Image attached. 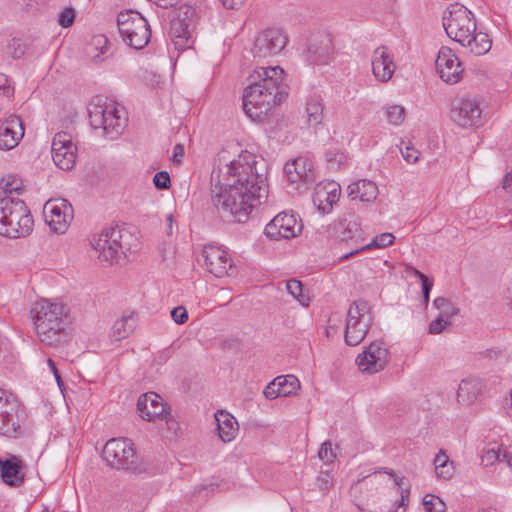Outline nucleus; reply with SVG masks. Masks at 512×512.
Masks as SVG:
<instances>
[{
	"label": "nucleus",
	"instance_id": "nucleus-63",
	"mask_svg": "<svg viewBox=\"0 0 512 512\" xmlns=\"http://www.w3.org/2000/svg\"><path fill=\"white\" fill-rule=\"evenodd\" d=\"M180 0H156L155 3L161 8H169L178 4Z\"/></svg>",
	"mask_w": 512,
	"mask_h": 512
},
{
	"label": "nucleus",
	"instance_id": "nucleus-40",
	"mask_svg": "<svg viewBox=\"0 0 512 512\" xmlns=\"http://www.w3.org/2000/svg\"><path fill=\"white\" fill-rule=\"evenodd\" d=\"M75 16V10L67 7L59 14L58 23L63 28H68L74 23Z\"/></svg>",
	"mask_w": 512,
	"mask_h": 512
},
{
	"label": "nucleus",
	"instance_id": "nucleus-49",
	"mask_svg": "<svg viewBox=\"0 0 512 512\" xmlns=\"http://www.w3.org/2000/svg\"><path fill=\"white\" fill-rule=\"evenodd\" d=\"M0 91L3 95L10 98L14 94V88L10 84V80L5 74H0Z\"/></svg>",
	"mask_w": 512,
	"mask_h": 512
},
{
	"label": "nucleus",
	"instance_id": "nucleus-45",
	"mask_svg": "<svg viewBox=\"0 0 512 512\" xmlns=\"http://www.w3.org/2000/svg\"><path fill=\"white\" fill-rule=\"evenodd\" d=\"M402 157L405 161L408 163L414 164L419 160L420 152L412 147V146H405V148H400Z\"/></svg>",
	"mask_w": 512,
	"mask_h": 512
},
{
	"label": "nucleus",
	"instance_id": "nucleus-27",
	"mask_svg": "<svg viewBox=\"0 0 512 512\" xmlns=\"http://www.w3.org/2000/svg\"><path fill=\"white\" fill-rule=\"evenodd\" d=\"M378 188L370 180H359L348 186V196L351 200L359 199L362 202H372L377 198Z\"/></svg>",
	"mask_w": 512,
	"mask_h": 512
},
{
	"label": "nucleus",
	"instance_id": "nucleus-20",
	"mask_svg": "<svg viewBox=\"0 0 512 512\" xmlns=\"http://www.w3.org/2000/svg\"><path fill=\"white\" fill-rule=\"evenodd\" d=\"M435 66L439 77L444 82L455 84L461 79L463 69L452 49L441 47L435 61Z\"/></svg>",
	"mask_w": 512,
	"mask_h": 512
},
{
	"label": "nucleus",
	"instance_id": "nucleus-30",
	"mask_svg": "<svg viewBox=\"0 0 512 512\" xmlns=\"http://www.w3.org/2000/svg\"><path fill=\"white\" fill-rule=\"evenodd\" d=\"M136 325L137 318L134 312L123 315L120 319L116 320L112 326L111 337L115 341L125 339L134 332Z\"/></svg>",
	"mask_w": 512,
	"mask_h": 512
},
{
	"label": "nucleus",
	"instance_id": "nucleus-36",
	"mask_svg": "<svg viewBox=\"0 0 512 512\" xmlns=\"http://www.w3.org/2000/svg\"><path fill=\"white\" fill-rule=\"evenodd\" d=\"M434 307L440 311V315L445 318L451 319L459 313V308L452 304V302L445 297H437L433 301Z\"/></svg>",
	"mask_w": 512,
	"mask_h": 512
},
{
	"label": "nucleus",
	"instance_id": "nucleus-12",
	"mask_svg": "<svg viewBox=\"0 0 512 512\" xmlns=\"http://www.w3.org/2000/svg\"><path fill=\"white\" fill-rule=\"evenodd\" d=\"M19 402L11 394L0 389V433L16 437L20 430Z\"/></svg>",
	"mask_w": 512,
	"mask_h": 512
},
{
	"label": "nucleus",
	"instance_id": "nucleus-6",
	"mask_svg": "<svg viewBox=\"0 0 512 512\" xmlns=\"http://www.w3.org/2000/svg\"><path fill=\"white\" fill-rule=\"evenodd\" d=\"M89 122L94 130H102L109 139L117 138L126 126L127 119L113 102L91 104L88 109Z\"/></svg>",
	"mask_w": 512,
	"mask_h": 512
},
{
	"label": "nucleus",
	"instance_id": "nucleus-5",
	"mask_svg": "<svg viewBox=\"0 0 512 512\" xmlns=\"http://www.w3.org/2000/svg\"><path fill=\"white\" fill-rule=\"evenodd\" d=\"M103 460L111 467L131 471L135 474L147 472V465L136 455L133 443L125 438L108 440L102 451Z\"/></svg>",
	"mask_w": 512,
	"mask_h": 512
},
{
	"label": "nucleus",
	"instance_id": "nucleus-7",
	"mask_svg": "<svg viewBox=\"0 0 512 512\" xmlns=\"http://www.w3.org/2000/svg\"><path fill=\"white\" fill-rule=\"evenodd\" d=\"M117 26L123 41L134 49H143L149 42L151 30L147 20L133 10L119 13Z\"/></svg>",
	"mask_w": 512,
	"mask_h": 512
},
{
	"label": "nucleus",
	"instance_id": "nucleus-37",
	"mask_svg": "<svg viewBox=\"0 0 512 512\" xmlns=\"http://www.w3.org/2000/svg\"><path fill=\"white\" fill-rule=\"evenodd\" d=\"M286 289L302 305H308L309 298L303 293V285L299 280L291 279L287 281Z\"/></svg>",
	"mask_w": 512,
	"mask_h": 512
},
{
	"label": "nucleus",
	"instance_id": "nucleus-11",
	"mask_svg": "<svg viewBox=\"0 0 512 512\" xmlns=\"http://www.w3.org/2000/svg\"><path fill=\"white\" fill-rule=\"evenodd\" d=\"M288 42V36L279 28L262 31L255 39L252 48L254 57L265 58L280 53Z\"/></svg>",
	"mask_w": 512,
	"mask_h": 512
},
{
	"label": "nucleus",
	"instance_id": "nucleus-14",
	"mask_svg": "<svg viewBox=\"0 0 512 512\" xmlns=\"http://www.w3.org/2000/svg\"><path fill=\"white\" fill-rule=\"evenodd\" d=\"M52 159L61 170H71L76 163L77 147L72 136L64 131L55 134L51 146Z\"/></svg>",
	"mask_w": 512,
	"mask_h": 512
},
{
	"label": "nucleus",
	"instance_id": "nucleus-59",
	"mask_svg": "<svg viewBox=\"0 0 512 512\" xmlns=\"http://www.w3.org/2000/svg\"><path fill=\"white\" fill-rule=\"evenodd\" d=\"M94 44L96 47L100 46L101 47V54H105L108 47H107V44H108V40L106 37L104 36H98L96 38H94Z\"/></svg>",
	"mask_w": 512,
	"mask_h": 512
},
{
	"label": "nucleus",
	"instance_id": "nucleus-34",
	"mask_svg": "<svg viewBox=\"0 0 512 512\" xmlns=\"http://www.w3.org/2000/svg\"><path fill=\"white\" fill-rule=\"evenodd\" d=\"M4 137L13 138L17 144L24 136V126L20 117L11 116L6 120L3 129Z\"/></svg>",
	"mask_w": 512,
	"mask_h": 512
},
{
	"label": "nucleus",
	"instance_id": "nucleus-46",
	"mask_svg": "<svg viewBox=\"0 0 512 512\" xmlns=\"http://www.w3.org/2000/svg\"><path fill=\"white\" fill-rule=\"evenodd\" d=\"M279 383V381L274 379L265 387L263 394L267 399L272 400L276 399L277 397H282L278 388V386H280Z\"/></svg>",
	"mask_w": 512,
	"mask_h": 512
},
{
	"label": "nucleus",
	"instance_id": "nucleus-47",
	"mask_svg": "<svg viewBox=\"0 0 512 512\" xmlns=\"http://www.w3.org/2000/svg\"><path fill=\"white\" fill-rule=\"evenodd\" d=\"M195 15L196 11L194 8L184 5L179 8L178 18L176 20H183L187 23H193V18Z\"/></svg>",
	"mask_w": 512,
	"mask_h": 512
},
{
	"label": "nucleus",
	"instance_id": "nucleus-31",
	"mask_svg": "<svg viewBox=\"0 0 512 512\" xmlns=\"http://www.w3.org/2000/svg\"><path fill=\"white\" fill-rule=\"evenodd\" d=\"M492 41L488 34L483 32H474L469 38H467L464 47H467L469 51L476 55L481 56L489 52L491 49Z\"/></svg>",
	"mask_w": 512,
	"mask_h": 512
},
{
	"label": "nucleus",
	"instance_id": "nucleus-33",
	"mask_svg": "<svg viewBox=\"0 0 512 512\" xmlns=\"http://www.w3.org/2000/svg\"><path fill=\"white\" fill-rule=\"evenodd\" d=\"M307 123L311 127L320 125L324 118V105L319 97H312L306 103Z\"/></svg>",
	"mask_w": 512,
	"mask_h": 512
},
{
	"label": "nucleus",
	"instance_id": "nucleus-43",
	"mask_svg": "<svg viewBox=\"0 0 512 512\" xmlns=\"http://www.w3.org/2000/svg\"><path fill=\"white\" fill-rule=\"evenodd\" d=\"M450 324V319L439 316L437 319L433 320L429 325V333L430 334H439L441 333L448 325Z\"/></svg>",
	"mask_w": 512,
	"mask_h": 512
},
{
	"label": "nucleus",
	"instance_id": "nucleus-1",
	"mask_svg": "<svg viewBox=\"0 0 512 512\" xmlns=\"http://www.w3.org/2000/svg\"><path fill=\"white\" fill-rule=\"evenodd\" d=\"M256 165L255 156L245 152L213 170L212 202L222 217L245 223L252 209L267 199L266 178Z\"/></svg>",
	"mask_w": 512,
	"mask_h": 512
},
{
	"label": "nucleus",
	"instance_id": "nucleus-26",
	"mask_svg": "<svg viewBox=\"0 0 512 512\" xmlns=\"http://www.w3.org/2000/svg\"><path fill=\"white\" fill-rule=\"evenodd\" d=\"M215 420L220 439L225 443L232 441L239 430L235 417L226 411H218L215 414Z\"/></svg>",
	"mask_w": 512,
	"mask_h": 512
},
{
	"label": "nucleus",
	"instance_id": "nucleus-24",
	"mask_svg": "<svg viewBox=\"0 0 512 512\" xmlns=\"http://www.w3.org/2000/svg\"><path fill=\"white\" fill-rule=\"evenodd\" d=\"M395 68L393 56L388 48L386 46L377 47L372 56V71L375 78L381 82H387L392 78Z\"/></svg>",
	"mask_w": 512,
	"mask_h": 512
},
{
	"label": "nucleus",
	"instance_id": "nucleus-55",
	"mask_svg": "<svg viewBox=\"0 0 512 512\" xmlns=\"http://www.w3.org/2000/svg\"><path fill=\"white\" fill-rule=\"evenodd\" d=\"M451 462L449 461V458L448 456L443 452V451H440L435 459H434V464H435V470L438 469V468H441L443 467L444 465L446 464H450Z\"/></svg>",
	"mask_w": 512,
	"mask_h": 512
},
{
	"label": "nucleus",
	"instance_id": "nucleus-62",
	"mask_svg": "<svg viewBox=\"0 0 512 512\" xmlns=\"http://www.w3.org/2000/svg\"><path fill=\"white\" fill-rule=\"evenodd\" d=\"M499 462H505L509 467H512V453L503 449Z\"/></svg>",
	"mask_w": 512,
	"mask_h": 512
},
{
	"label": "nucleus",
	"instance_id": "nucleus-61",
	"mask_svg": "<svg viewBox=\"0 0 512 512\" xmlns=\"http://www.w3.org/2000/svg\"><path fill=\"white\" fill-rule=\"evenodd\" d=\"M422 285V294H430L432 287H433V280L429 277L427 279H424L421 281Z\"/></svg>",
	"mask_w": 512,
	"mask_h": 512
},
{
	"label": "nucleus",
	"instance_id": "nucleus-18",
	"mask_svg": "<svg viewBox=\"0 0 512 512\" xmlns=\"http://www.w3.org/2000/svg\"><path fill=\"white\" fill-rule=\"evenodd\" d=\"M202 257L207 270L215 277L232 276L236 272L229 254L215 245H205Z\"/></svg>",
	"mask_w": 512,
	"mask_h": 512
},
{
	"label": "nucleus",
	"instance_id": "nucleus-35",
	"mask_svg": "<svg viewBox=\"0 0 512 512\" xmlns=\"http://www.w3.org/2000/svg\"><path fill=\"white\" fill-rule=\"evenodd\" d=\"M275 379L280 382L278 388L282 397L294 395L300 389V382L294 375L278 376Z\"/></svg>",
	"mask_w": 512,
	"mask_h": 512
},
{
	"label": "nucleus",
	"instance_id": "nucleus-32",
	"mask_svg": "<svg viewBox=\"0 0 512 512\" xmlns=\"http://www.w3.org/2000/svg\"><path fill=\"white\" fill-rule=\"evenodd\" d=\"M394 240H395V237L392 233H388V232L382 233L380 235L375 236L370 243L360 245L359 247H357L355 249H351L348 253L342 255L340 257V260H346L349 257L359 254L360 252L365 251V250L388 247L391 244H393Z\"/></svg>",
	"mask_w": 512,
	"mask_h": 512
},
{
	"label": "nucleus",
	"instance_id": "nucleus-4",
	"mask_svg": "<svg viewBox=\"0 0 512 512\" xmlns=\"http://www.w3.org/2000/svg\"><path fill=\"white\" fill-rule=\"evenodd\" d=\"M131 234L119 227L105 228L91 240L93 249L98 253V259L108 264L118 263L126 251L131 249L128 240Z\"/></svg>",
	"mask_w": 512,
	"mask_h": 512
},
{
	"label": "nucleus",
	"instance_id": "nucleus-53",
	"mask_svg": "<svg viewBox=\"0 0 512 512\" xmlns=\"http://www.w3.org/2000/svg\"><path fill=\"white\" fill-rule=\"evenodd\" d=\"M9 48L14 49V51L11 52V55L15 59L20 58L25 52L24 47L20 43V40L13 39L12 43L9 45Z\"/></svg>",
	"mask_w": 512,
	"mask_h": 512
},
{
	"label": "nucleus",
	"instance_id": "nucleus-28",
	"mask_svg": "<svg viewBox=\"0 0 512 512\" xmlns=\"http://www.w3.org/2000/svg\"><path fill=\"white\" fill-rule=\"evenodd\" d=\"M20 460L16 457L9 459L0 458V471L2 480L10 486H19L24 477L20 474Z\"/></svg>",
	"mask_w": 512,
	"mask_h": 512
},
{
	"label": "nucleus",
	"instance_id": "nucleus-16",
	"mask_svg": "<svg viewBox=\"0 0 512 512\" xmlns=\"http://www.w3.org/2000/svg\"><path fill=\"white\" fill-rule=\"evenodd\" d=\"M482 110L473 98H460L454 101L450 117L458 126L479 127L482 125Z\"/></svg>",
	"mask_w": 512,
	"mask_h": 512
},
{
	"label": "nucleus",
	"instance_id": "nucleus-21",
	"mask_svg": "<svg viewBox=\"0 0 512 512\" xmlns=\"http://www.w3.org/2000/svg\"><path fill=\"white\" fill-rule=\"evenodd\" d=\"M284 173L291 184H296L295 189L299 190V184H313L316 180V173L313 163L305 157H297L287 162Z\"/></svg>",
	"mask_w": 512,
	"mask_h": 512
},
{
	"label": "nucleus",
	"instance_id": "nucleus-10",
	"mask_svg": "<svg viewBox=\"0 0 512 512\" xmlns=\"http://www.w3.org/2000/svg\"><path fill=\"white\" fill-rule=\"evenodd\" d=\"M329 234L336 241L353 246L352 249L363 245L364 232L357 217L352 214L334 221L329 227Z\"/></svg>",
	"mask_w": 512,
	"mask_h": 512
},
{
	"label": "nucleus",
	"instance_id": "nucleus-19",
	"mask_svg": "<svg viewBox=\"0 0 512 512\" xmlns=\"http://www.w3.org/2000/svg\"><path fill=\"white\" fill-rule=\"evenodd\" d=\"M388 361V350L382 341L372 342L362 354L356 358V363L362 372L377 373L384 369Z\"/></svg>",
	"mask_w": 512,
	"mask_h": 512
},
{
	"label": "nucleus",
	"instance_id": "nucleus-51",
	"mask_svg": "<svg viewBox=\"0 0 512 512\" xmlns=\"http://www.w3.org/2000/svg\"><path fill=\"white\" fill-rule=\"evenodd\" d=\"M435 472H436V475L438 478L448 480V479L452 478V476L454 474L453 463L446 464L443 467L436 469Z\"/></svg>",
	"mask_w": 512,
	"mask_h": 512
},
{
	"label": "nucleus",
	"instance_id": "nucleus-8",
	"mask_svg": "<svg viewBox=\"0 0 512 512\" xmlns=\"http://www.w3.org/2000/svg\"><path fill=\"white\" fill-rule=\"evenodd\" d=\"M443 26L448 37L465 45L467 38L476 31V20L467 7L455 3L446 11Z\"/></svg>",
	"mask_w": 512,
	"mask_h": 512
},
{
	"label": "nucleus",
	"instance_id": "nucleus-13",
	"mask_svg": "<svg viewBox=\"0 0 512 512\" xmlns=\"http://www.w3.org/2000/svg\"><path fill=\"white\" fill-rule=\"evenodd\" d=\"M46 222L56 233H64L73 218L72 205L65 199H50L43 208Z\"/></svg>",
	"mask_w": 512,
	"mask_h": 512
},
{
	"label": "nucleus",
	"instance_id": "nucleus-50",
	"mask_svg": "<svg viewBox=\"0 0 512 512\" xmlns=\"http://www.w3.org/2000/svg\"><path fill=\"white\" fill-rule=\"evenodd\" d=\"M502 452H503V449H494V448H491V449H488L484 456H483V461H486L487 464H492L493 462L495 461H498L500 460L501 458V455H502Z\"/></svg>",
	"mask_w": 512,
	"mask_h": 512
},
{
	"label": "nucleus",
	"instance_id": "nucleus-3",
	"mask_svg": "<svg viewBox=\"0 0 512 512\" xmlns=\"http://www.w3.org/2000/svg\"><path fill=\"white\" fill-rule=\"evenodd\" d=\"M32 313L36 333L42 343L50 347L67 343L68 313L63 303L40 299L34 304Z\"/></svg>",
	"mask_w": 512,
	"mask_h": 512
},
{
	"label": "nucleus",
	"instance_id": "nucleus-52",
	"mask_svg": "<svg viewBox=\"0 0 512 512\" xmlns=\"http://www.w3.org/2000/svg\"><path fill=\"white\" fill-rule=\"evenodd\" d=\"M19 189V186L17 185L16 181H9L2 182V191L0 192L1 197L3 196H12L13 191H17Z\"/></svg>",
	"mask_w": 512,
	"mask_h": 512
},
{
	"label": "nucleus",
	"instance_id": "nucleus-38",
	"mask_svg": "<svg viewBox=\"0 0 512 512\" xmlns=\"http://www.w3.org/2000/svg\"><path fill=\"white\" fill-rule=\"evenodd\" d=\"M385 117L390 124L400 125L405 119V108L401 105H391L386 108Z\"/></svg>",
	"mask_w": 512,
	"mask_h": 512
},
{
	"label": "nucleus",
	"instance_id": "nucleus-39",
	"mask_svg": "<svg viewBox=\"0 0 512 512\" xmlns=\"http://www.w3.org/2000/svg\"><path fill=\"white\" fill-rule=\"evenodd\" d=\"M423 505L427 512H445L446 504L438 497L427 494L423 498Z\"/></svg>",
	"mask_w": 512,
	"mask_h": 512
},
{
	"label": "nucleus",
	"instance_id": "nucleus-2",
	"mask_svg": "<svg viewBox=\"0 0 512 512\" xmlns=\"http://www.w3.org/2000/svg\"><path fill=\"white\" fill-rule=\"evenodd\" d=\"M284 74V70L276 66L261 67L251 75V82L243 92V110L249 118L261 121L285 101L288 92L282 83Z\"/></svg>",
	"mask_w": 512,
	"mask_h": 512
},
{
	"label": "nucleus",
	"instance_id": "nucleus-48",
	"mask_svg": "<svg viewBox=\"0 0 512 512\" xmlns=\"http://www.w3.org/2000/svg\"><path fill=\"white\" fill-rule=\"evenodd\" d=\"M171 317L177 324H184L188 319V313L185 307L178 306L171 310Z\"/></svg>",
	"mask_w": 512,
	"mask_h": 512
},
{
	"label": "nucleus",
	"instance_id": "nucleus-64",
	"mask_svg": "<svg viewBox=\"0 0 512 512\" xmlns=\"http://www.w3.org/2000/svg\"><path fill=\"white\" fill-rule=\"evenodd\" d=\"M409 489H402L401 491V500L399 503V506H406L409 501Z\"/></svg>",
	"mask_w": 512,
	"mask_h": 512
},
{
	"label": "nucleus",
	"instance_id": "nucleus-23",
	"mask_svg": "<svg viewBox=\"0 0 512 512\" xmlns=\"http://www.w3.org/2000/svg\"><path fill=\"white\" fill-rule=\"evenodd\" d=\"M340 195L341 187L337 182L321 181L314 188L313 203L321 213L328 214L339 201Z\"/></svg>",
	"mask_w": 512,
	"mask_h": 512
},
{
	"label": "nucleus",
	"instance_id": "nucleus-15",
	"mask_svg": "<svg viewBox=\"0 0 512 512\" xmlns=\"http://www.w3.org/2000/svg\"><path fill=\"white\" fill-rule=\"evenodd\" d=\"M302 223L293 213L277 214L264 229L265 235L272 240L290 239L302 232Z\"/></svg>",
	"mask_w": 512,
	"mask_h": 512
},
{
	"label": "nucleus",
	"instance_id": "nucleus-54",
	"mask_svg": "<svg viewBox=\"0 0 512 512\" xmlns=\"http://www.w3.org/2000/svg\"><path fill=\"white\" fill-rule=\"evenodd\" d=\"M17 142L13 140V138L4 137V134L0 132V149L1 150H10L17 146Z\"/></svg>",
	"mask_w": 512,
	"mask_h": 512
},
{
	"label": "nucleus",
	"instance_id": "nucleus-9",
	"mask_svg": "<svg viewBox=\"0 0 512 512\" xmlns=\"http://www.w3.org/2000/svg\"><path fill=\"white\" fill-rule=\"evenodd\" d=\"M372 322L370 305L365 300L354 301L348 309L345 328V342L349 346L360 344Z\"/></svg>",
	"mask_w": 512,
	"mask_h": 512
},
{
	"label": "nucleus",
	"instance_id": "nucleus-56",
	"mask_svg": "<svg viewBox=\"0 0 512 512\" xmlns=\"http://www.w3.org/2000/svg\"><path fill=\"white\" fill-rule=\"evenodd\" d=\"M48 365H49L51 372L53 373V375L55 377V380H56L59 388L62 389V387L64 386V383H63L60 373L56 367L55 362L52 359H48Z\"/></svg>",
	"mask_w": 512,
	"mask_h": 512
},
{
	"label": "nucleus",
	"instance_id": "nucleus-25",
	"mask_svg": "<svg viewBox=\"0 0 512 512\" xmlns=\"http://www.w3.org/2000/svg\"><path fill=\"white\" fill-rule=\"evenodd\" d=\"M484 382L479 378H467L460 382L457 390V400L462 404H469L482 395Z\"/></svg>",
	"mask_w": 512,
	"mask_h": 512
},
{
	"label": "nucleus",
	"instance_id": "nucleus-58",
	"mask_svg": "<svg viewBox=\"0 0 512 512\" xmlns=\"http://www.w3.org/2000/svg\"><path fill=\"white\" fill-rule=\"evenodd\" d=\"M227 9H239L245 0H220Z\"/></svg>",
	"mask_w": 512,
	"mask_h": 512
},
{
	"label": "nucleus",
	"instance_id": "nucleus-57",
	"mask_svg": "<svg viewBox=\"0 0 512 512\" xmlns=\"http://www.w3.org/2000/svg\"><path fill=\"white\" fill-rule=\"evenodd\" d=\"M184 157V147L182 144H176L173 148V162L181 163Z\"/></svg>",
	"mask_w": 512,
	"mask_h": 512
},
{
	"label": "nucleus",
	"instance_id": "nucleus-29",
	"mask_svg": "<svg viewBox=\"0 0 512 512\" xmlns=\"http://www.w3.org/2000/svg\"><path fill=\"white\" fill-rule=\"evenodd\" d=\"M193 23L183 20H174L171 26V33L176 47L186 49L191 46Z\"/></svg>",
	"mask_w": 512,
	"mask_h": 512
},
{
	"label": "nucleus",
	"instance_id": "nucleus-42",
	"mask_svg": "<svg viewBox=\"0 0 512 512\" xmlns=\"http://www.w3.org/2000/svg\"><path fill=\"white\" fill-rule=\"evenodd\" d=\"M333 478L329 472H321L316 478V486L319 490L327 492L332 486Z\"/></svg>",
	"mask_w": 512,
	"mask_h": 512
},
{
	"label": "nucleus",
	"instance_id": "nucleus-44",
	"mask_svg": "<svg viewBox=\"0 0 512 512\" xmlns=\"http://www.w3.org/2000/svg\"><path fill=\"white\" fill-rule=\"evenodd\" d=\"M318 456L321 460L325 461L326 463H330L335 459L336 455L333 453L332 444L329 441L324 442L321 445L318 451Z\"/></svg>",
	"mask_w": 512,
	"mask_h": 512
},
{
	"label": "nucleus",
	"instance_id": "nucleus-22",
	"mask_svg": "<svg viewBox=\"0 0 512 512\" xmlns=\"http://www.w3.org/2000/svg\"><path fill=\"white\" fill-rule=\"evenodd\" d=\"M137 410L140 417L148 422L167 420L169 415L162 397L155 392L142 394L137 401Z\"/></svg>",
	"mask_w": 512,
	"mask_h": 512
},
{
	"label": "nucleus",
	"instance_id": "nucleus-41",
	"mask_svg": "<svg viewBox=\"0 0 512 512\" xmlns=\"http://www.w3.org/2000/svg\"><path fill=\"white\" fill-rule=\"evenodd\" d=\"M170 176L166 171L157 172L153 177V183L158 189H168L170 187Z\"/></svg>",
	"mask_w": 512,
	"mask_h": 512
},
{
	"label": "nucleus",
	"instance_id": "nucleus-17",
	"mask_svg": "<svg viewBox=\"0 0 512 512\" xmlns=\"http://www.w3.org/2000/svg\"><path fill=\"white\" fill-rule=\"evenodd\" d=\"M334 47L328 34H312L304 52L305 60L309 65H327L333 59Z\"/></svg>",
	"mask_w": 512,
	"mask_h": 512
},
{
	"label": "nucleus",
	"instance_id": "nucleus-60",
	"mask_svg": "<svg viewBox=\"0 0 512 512\" xmlns=\"http://www.w3.org/2000/svg\"><path fill=\"white\" fill-rule=\"evenodd\" d=\"M502 187L504 190L510 193L512 191V172H508L502 181Z\"/></svg>",
	"mask_w": 512,
	"mask_h": 512
}]
</instances>
